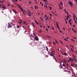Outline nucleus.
I'll return each mask as SVG.
<instances>
[{
    "instance_id": "obj_1",
    "label": "nucleus",
    "mask_w": 77,
    "mask_h": 77,
    "mask_svg": "<svg viewBox=\"0 0 77 77\" xmlns=\"http://www.w3.org/2000/svg\"><path fill=\"white\" fill-rule=\"evenodd\" d=\"M68 4L72 7H73V4L71 1H68Z\"/></svg>"
},
{
    "instance_id": "obj_2",
    "label": "nucleus",
    "mask_w": 77,
    "mask_h": 77,
    "mask_svg": "<svg viewBox=\"0 0 77 77\" xmlns=\"http://www.w3.org/2000/svg\"><path fill=\"white\" fill-rule=\"evenodd\" d=\"M69 60H70V61H72V62H74V60H73V59H72V58H71V57H69Z\"/></svg>"
},
{
    "instance_id": "obj_3",
    "label": "nucleus",
    "mask_w": 77,
    "mask_h": 77,
    "mask_svg": "<svg viewBox=\"0 0 77 77\" xmlns=\"http://www.w3.org/2000/svg\"><path fill=\"white\" fill-rule=\"evenodd\" d=\"M35 40H36V41H38L39 40L37 36H36L35 37Z\"/></svg>"
},
{
    "instance_id": "obj_4",
    "label": "nucleus",
    "mask_w": 77,
    "mask_h": 77,
    "mask_svg": "<svg viewBox=\"0 0 77 77\" xmlns=\"http://www.w3.org/2000/svg\"><path fill=\"white\" fill-rule=\"evenodd\" d=\"M49 53H50V56L53 57L54 54H53V52H51Z\"/></svg>"
},
{
    "instance_id": "obj_5",
    "label": "nucleus",
    "mask_w": 77,
    "mask_h": 77,
    "mask_svg": "<svg viewBox=\"0 0 77 77\" xmlns=\"http://www.w3.org/2000/svg\"><path fill=\"white\" fill-rule=\"evenodd\" d=\"M12 11L14 12V13H15V14H17V12L15 10L12 9Z\"/></svg>"
},
{
    "instance_id": "obj_6",
    "label": "nucleus",
    "mask_w": 77,
    "mask_h": 77,
    "mask_svg": "<svg viewBox=\"0 0 77 77\" xmlns=\"http://www.w3.org/2000/svg\"><path fill=\"white\" fill-rule=\"evenodd\" d=\"M17 6H18V8H20V9H22L23 8H22V7L21 6H20V5H18L17 4Z\"/></svg>"
},
{
    "instance_id": "obj_7",
    "label": "nucleus",
    "mask_w": 77,
    "mask_h": 77,
    "mask_svg": "<svg viewBox=\"0 0 77 77\" xmlns=\"http://www.w3.org/2000/svg\"><path fill=\"white\" fill-rule=\"evenodd\" d=\"M45 20L46 21H48L49 20V19L48 18V17H46L45 18Z\"/></svg>"
},
{
    "instance_id": "obj_8",
    "label": "nucleus",
    "mask_w": 77,
    "mask_h": 77,
    "mask_svg": "<svg viewBox=\"0 0 77 77\" xmlns=\"http://www.w3.org/2000/svg\"><path fill=\"white\" fill-rule=\"evenodd\" d=\"M20 22H19V24H21V23H22V20L21 19H20Z\"/></svg>"
},
{
    "instance_id": "obj_9",
    "label": "nucleus",
    "mask_w": 77,
    "mask_h": 77,
    "mask_svg": "<svg viewBox=\"0 0 77 77\" xmlns=\"http://www.w3.org/2000/svg\"><path fill=\"white\" fill-rule=\"evenodd\" d=\"M69 23L70 24L71 26H72V23H71V21L70 20H69Z\"/></svg>"
},
{
    "instance_id": "obj_10",
    "label": "nucleus",
    "mask_w": 77,
    "mask_h": 77,
    "mask_svg": "<svg viewBox=\"0 0 77 77\" xmlns=\"http://www.w3.org/2000/svg\"><path fill=\"white\" fill-rule=\"evenodd\" d=\"M12 27V26H11V25L8 26V28H11Z\"/></svg>"
},
{
    "instance_id": "obj_11",
    "label": "nucleus",
    "mask_w": 77,
    "mask_h": 77,
    "mask_svg": "<svg viewBox=\"0 0 77 77\" xmlns=\"http://www.w3.org/2000/svg\"><path fill=\"white\" fill-rule=\"evenodd\" d=\"M12 29V30L13 31L15 30L16 28L15 27H13Z\"/></svg>"
},
{
    "instance_id": "obj_12",
    "label": "nucleus",
    "mask_w": 77,
    "mask_h": 77,
    "mask_svg": "<svg viewBox=\"0 0 77 77\" xmlns=\"http://www.w3.org/2000/svg\"><path fill=\"white\" fill-rule=\"evenodd\" d=\"M2 8H3L5 9L6 8V7L5 6V5H4V6H2Z\"/></svg>"
},
{
    "instance_id": "obj_13",
    "label": "nucleus",
    "mask_w": 77,
    "mask_h": 77,
    "mask_svg": "<svg viewBox=\"0 0 77 77\" xmlns=\"http://www.w3.org/2000/svg\"><path fill=\"white\" fill-rule=\"evenodd\" d=\"M60 5H61L62 6L63 5V3H62V2H60Z\"/></svg>"
},
{
    "instance_id": "obj_14",
    "label": "nucleus",
    "mask_w": 77,
    "mask_h": 77,
    "mask_svg": "<svg viewBox=\"0 0 77 77\" xmlns=\"http://www.w3.org/2000/svg\"><path fill=\"white\" fill-rule=\"evenodd\" d=\"M45 2L48 3V1L47 0H45L43 1Z\"/></svg>"
},
{
    "instance_id": "obj_15",
    "label": "nucleus",
    "mask_w": 77,
    "mask_h": 77,
    "mask_svg": "<svg viewBox=\"0 0 77 77\" xmlns=\"http://www.w3.org/2000/svg\"><path fill=\"white\" fill-rule=\"evenodd\" d=\"M72 30L73 31H74V32H76V31H75L74 30V29H73V28H72Z\"/></svg>"
},
{
    "instance_id": "obj_16",
    "label": "nucleus",
    "mask_w": 77,
    "mask_h": 77,
    "mask_svg": "<svg viewBox=\"0 0 77 77\" xmlns=\"http://www.w3.org/2000/svg\"><path fill=\"white\" fill-rule=\"evenodd\" d=\"M35 22L36 23V24H37V25H38L39 24L38 23V22H37V20H35Z\"/></svg>"
},
{
    "instance_id": "obj_17",
    "label": "nucleus",
    "mask_w": 77,
    "mask_h": 77,
    "mask_svg": "<svg viewBox=\"0 0 77 77\" xmlns=\"http://www.w3.org/2000/svg\"><path fill=\"white\" fill-rule=\"evenodd\" d=\"M45 48L46 49V51H48V47L47 46H46V47H45Z\"/></svg>"
},
{
    "instance_id": "obj_18",
    "label": "nucleus",
    "mask_w": 77,
    "mask_h": 77,
    "mask_svg": "<svg viewBox=\"0 0 77 77\" xmlns=\"http://www.w3.org/2000/svg\"><path fill=\"white\" fill-rule=\"evenodd\" d=\"M59 8L60 9H63V8H61V7H59Z\"/></svg>"
},
{
    "instance_id": "obj_19",
    "label": "nucleus",
    "mask_w": 77,
    "mask_h": 77,
    "mask_svg": "<svg viewBox=\"0 0 77 77\" xmlns=\"http://www.w3.org/2000/svg\"><path fill=\"white\" fill-rule=\"evenodd\" d=\"M40 18L41 19V20L42 21V22H44L43 20V19L41 18V17H40Z\"/></svg>"
},
{
    "instance_id": "obj_20",
    "label": "nucleus",
    "mask_w": 77,
    "mask_h": 77,
    "mask_svg": "<svg viewBox=\"0 0 77 77\" xmlns=\"http://www.w3.org/2000/svg\"><path fill=\"white\" fill-rule=\"evenodd\" d=\"M67 14L68 15H69L70 16V14H69V13H68V12H66Z\"/></svg>"
},
{
    "instance_id": "obj_21",
    "label": "nucleus",
    "mask_w": 77,
    "mask_h": 77,
    "mask_svg": "<svg viewBox=\"0 0 77 77\" xmlns=\"http://www.w3.org/2000/svg\"><path fill=\"white\" fill-rule=\"evenodd\" d=\"M63 62L65 63H66V60H65V59H64V60H63Z\"/></svg>"
},
{
    "instance_id": "obj_22",
    "label": "nucleus",
    "mask_w": 77,
    "mask_h": 77,
    "mask_svg": "<svg viewBox=\"0 0 77 77\" xmlns=\"http://www.w3.org/2000/svg\"><path fill=\"white\" fill-rule=\"evenodd\" d=\"M56 26H57V27H59V26H58V24H57V23H56Z\"/></svg>"
},
{
    "instance_id": "obj_23",
    "label": "nucleus",
    "mask_w": 77,
    "mask_h": 77,
    "mask_svg": "<svg viewBox=\"0 0 77 77\" xmlns=\"http://www.w3.org/2000/svg\"><path fill=\"white\" fill-rule=\"evenodd\" d=\"M31 13H29V14H28V15H29V16H30V17H31Z\"/></svg>"
},
{
    "instance_id": "obj_24",
    "label": "nucleus",
    "mask_w": 77,
    "mask_h": 77,
    "mask_svg": "<svg viewBox=\"0 0 77 77\" xmlns=\"http://www.w3.org/2000/svg\"><path fill=\"white\" fill-rule=\"evenodd\" d=\"M64 53V54H65V55H67V54L66 53H65V52H63Z\"/></svg>"
},
{
    "instance_id": "obj_25",
    "label": "nucleus",
    "mask_w": 77,
    "mask_h": 77,
    "mask_svg": "<svg viewBox=\"0 0 77 77\" xmlns=\"http://www.w3.org/2000/svg\"><path fill=\"white\" fill-rule=\"evenodd\" d=\"M23 28L25 30L26 29V28H25V29H24V28H25V26H23Z\"/></svg>"
},
{
    "instance_id": "obj_26",
    "label": "nucleus",
    "mask_w": 77,
    "mask_h": 77,
    "mask_svg": "<svg viewBox=\"0 0 77 77\" xmlns=\"http://www.w3.org/2000/svg\"><path fill=\"white\" fill-rule=\"evenodd\" d=\"M72 56L75 57V58H76V57H75V55H74L73 54H72Z\"/></svg>"
},
{
    "instance_id": "obj_27",
    "label": "nucleus",
    "mask_w": 77,
    "mask_h": 77,
    "mask_svg": "<svg viewBox=\"0 0 77 77\" xmlns=\"http://www.w3.org/2000/svg\"><path fill=\"white\" fill-rule=\"evenodd\" d=\"M71 41H72V42H75V40H74V39H71Z\"/></svg>"
},
{
    "instance_id": "obj_28",
    "label": "nucleus",
    "mask_w": 77,
    "mask_h": 77,
    "mask_svg": "<svg viewBox=\"0 0 77 77\" xmlns=\"http://www.w3.org/2000/svg\"><path fill=\"white\" fill-rule=\"evenodd\" d=\"M50 16L51 17H52V15L51 14H50Z\"/></svg>"
},
{
    "instance_id": "obj_29",
    "label": "nucleus",
    "mask_w": 77,
    "mask_h": 77,
    "mask_svg": "<svg viewBox=\"0 0 77 77\" xmlns=\"http://www.w3.org/2000/svg\"><path fill=\"white\" fill-rule=\"evenodd\" d=\"M67 74H68L69 75H71V73L69 72H68V73H67Z\"/></svg>"
},
{
    "instance_id": "obj_30",
    "label": "nucleus",
    "mask_w": 77,
    "mask_h": 77,
    "mask_svg": "<svg viewBox=\"0 0 77 77\" xmlns=\"http://www.w3.org/2000/svg\"><path fill=\"white\" fill-rule=\"evenodd\" d=\"M64 11H65V13L67 12L66 11V9H64Z\"/></svg>"
},
{
    "instance_id": "obj_31",
    "label": "nucleus",
    "mask_w": 77,
    "mask_h": 77,
    "mask_svg": "<svg viewBox=\"0 0 77 77\" xmlns=\"http://www.w3.org/2000/svg\"><path fill=\"white\" fill-rule=\"evenodd\" d=\"M71 50L72 51V52H74V51H73V50L72 49V48H71Z\"/></svg>"
},
{
    "instance_id": "obj_32",
    "label": "nucleus",
    "mask_w": 77,
    "mask_h": 77,
    "mask_svg": "<svg viewBox=\"0 0 77 77\" xmlns=\"http://www.w3.org/2000/svg\"><path fill=\"white\" fill-rule=\"evenodd\" d=\"M55 42L57 43V44H58V42H57V41L55 40Z\"/></svg>"
},
{
    "instance_id": "obj_33",
    "label": "nucleus",
    "mask_w": 77,
    "mask_h": 77,
    "mask_svg": "<svg viewBox=\"0 0 77 77\" xmlns=\"http://www.w3.org/2000/svg\"><path fill=\"white\" fill-rule=\"evenodd\" d=\"M45 4H46V5L50 4H48V3H45Z\"/></svg>"
},
{
    "instance_id": "obj_34",
    "label": "nucleus",
    "mask_w": 77,
    "mask_h": 77,
    "mask_svg": "<svg viewBox=\"0 0 77 77\" xmlns=\"http://www.w3.org/2000/svg\"><path fill=\"white\" fill-rule=\"evenodd\" d=\"M71 47H72V49H74V47L72 45H71Z\"/></svg>"
},
{
    "instance_id": "obj_35",
    "label": "nucleus",
    "mask_w": 77,
    "mask_h": 77,
    "mask_svg": "<svg viewBox=\"0 0 77 77\" xmlns=\"http://www.w3.org/2000/svg\"><path fill=\"white\" fill-rule=\"evenodd\" d=\"M74 66L76 68H77V65H74Z\"/></svg>"
},
{
    "instance_id": "obj_36",
    "label": "nucleus",
    "mask_w": 77,
    "mask_h": 77,
    "mask_svg": "<svg viewBox=\"0 0 77 77\" xmlns=\"http://www.w3.org/2000/svg\"><path fill=\"white\" fill-rule=\"evenodd\" d=\"M74 21H75V23H77V22H76V20H75Z\"/></svg>"
},
{
    "instance_id": "obj_37",
    "label": "nucleus",
    "mask_w": 77,
    "mask_h": 77,
    "mask_svg": "<svg viewBox=\"0 0 77 77\" xmlns=\"http://www.w3.org/2000/svg\"><path fill=\"white\" fill-rule=\"evenodd\" d=\"M49 9H50V10H51V7L50 6L49 7Z\"/></svg>"
},
{
    "instance_id": "obj_38",
    "label": "nucleus",
    "mask_w": 77,
    "mask_h": 77,
    "mask_svg": "<svg viewBox=\"0 0 77 77\" xmlns=\"http://www.w3.org/2000/svg\"><path fill=\"white\" fill-rule=\"evenodd\" d=\"M27 11H28V13H29V14H30L31 13L30 12V11H29V10H27Z\"/></svg>"
},
{
    "instance_id": "obj_39",
    "label": "nucleus",
    "mask_w": 77,
    "mask_h": 77,
    "mask_svg": "<svg viewBox=\"0 0 77 77\" xmlns=\"http://www.w3.org/2000/svg\"><path fill=\"white\" fill-rule=\"evenodd\" d=\"M64 40L66 41H68L67 40L66 38H64Z\"/></svg>"
},
{
    "instance_id": "obj_40",
    "label": "nucleus",
    "mask_w": 77,
    "mask_h": 77,
    "mask_svg": "<svg viewBox=\"0 0 77 77\" xmlns=\"http://www.w3.org/2000/svg\"><path fill=\"white\" fill-rule=\"evenodd\" d=\"M24 24H25V25H27V23H24Z\"/></svg>"
},
{
    "instance_id": "obj_41",
    "label": "nucleus",
    "mask_w": 77,
    "mask_h": 77,
    "mask_svg": "<svg viewBox=\"0 0 77 77\" xmlns=\"http://www.w3.org/2000/svg\"><path fill=\"white\" fill-rule=\"evenodd\" d=\"M22 12H23V13L24 14H25V13L24 12L22 11Z\"/></svg>"
},
{
    "instance_id": "obj_42",
    "label": "nucleus",
    "mask_w": 77,
    "mask_h": 77,
    "mask_svg": "<svg viewBox=\"0 0 77 77\" xmlns=\"http://www.w3.org/2000/svg\"><path fill=\"white\" fill-rule=\"evenodd\" d=\"M45 30H46V31H47V32L48 31V29L47 28L45 29Z\"/></svg>"
},
{
    "instance_id": "obj_43",
    "label": "nucleus",
    "mask_w": 77,
    "mask_h": 77,
    "mask_svg": "<svg viewBox=\"0 0 77 77\" xmlns=\"http://www.w3.org/2000/svg\"><path fill=\"white\" fill-rule=\"evenodd\" d=\"M33 35H34L35 36H37V35H35L34 33L33 34Z\"/></svg>"
},
{
    "instance_id": "obj_44",
    "label": "nucleus",
    "mask_w": 77,
    "mask_h": 77,
    "mask_svg": "<svg viewBox=\"0 0 77 77\" xmlns=\"http://www.w3.org/2000/svg\"><path fill=\"white\" fill-rule=\"evenodd\" d=\"M57 28L58 29H59V30H60V28H59V27H57Z\"/></svg>"
},
{
    "instance_id": "obj_45",
    "label": "nucleus",
    "mask_w": 77,
    "mask_h": 77,
    "mask_svg": "<svg viewBox=\"0 0 77 77\" xmlns=\"http://www.w3.org/2000/svg\"><path fill=\"white\" fill-rule=\"evenodd\" d=\"M17 28H18V29H19V28H20V26H17Z\"/></svg>"
},
{
    "instance_id": "obj_46",
    "label": "nucleus",
    "mask_w": 77,
    "mask_h": 77,
    "mask_svg": "<svg viewBox=\"0 0 77 77\" xmlns=\"http://www.w3.org/2000/svg\"><path fill=\"white\" fill-rule=\"evenodd\" d=\"M51 28H52V29L53 30H54V28L53 27H52Z\"/></svg>"
},
{
    "instance_id": "obj_47",
    "label": "nucleus",
    "mask_w": 77,
    "mask_h": 77,
    "mask_svg": "<svg viewBox=\"0 0 77 77\" xmlns=\"http://www.w3.org/2000/svg\"><path fill=\"white\" fill-rule=\"evenodd\" d=\"M42 32V31H41V30H40L39 31V32L40 33H41V32Z\"/></svg>"
},
{
    "instance_id": "obj_48",
    "label": "nucleus",
    "mask_w": 77,
    "mask_h": 77,
    "mask_svg": "<svg viewBox=\"0 0 77 77\" xmlns=\"http://www.w3.org/2000/svg\"><path fill=\"white\" fill-rule=\"evenodd\" d=\"M4 2V1L3 0L2 1V2H1V3H3Z\"/></svg>"
},
{
    "instance_id": "obj_49",
    "label": "nucleus",
    "mask_w": 77,
    "mask_h": 77,
    "mask_svg": "<svg viewBox=\"0 0 77 77\" xmlns=\"http://www.w3.org/2000/svg\"><path fill=\"white\" fill-rule=\"evenodd\" d=\"M20 10H21V11H23V8H22V9H21H21H20Z\"/></svg>"
},
{
    "instance_id": "obj_50",
    "label": "nucleus",
    "mask_w": 77,
    "mask_h": 77,
    "mask_svg": "<svg viewBox=\"0 0 77 77\" xmlns=\"http://www.w3.org/2000/svg\"><path fill=\"white\" fill-rule=\"evenodd\" d=\"M76 18V16H73V18Z\"/></svg>"
},
{
    "instance_id": "obj_51",
    "label": "nucleus",
    "mask_w": 77,
    "mask_h": 77,
    "mask_svg": "<svg viewBox=\"0 0 77 77\" xmlns=\"http://www.w3.org/2000/svg\"><path fill=\"white\" fill-rule=\"evenodd\" d=\"M63 66H65V65L64 64H63Z\"/></svg>"
},
{
    "instance_id": "obj_52",
    "label": "nucleus",
    "mask_w": 77,
    "mask_h": 77,
    "mask_svg": "<svg viewBox=\"0 0 77 77\" xmlns=\"http://www.w3.org/2000/svg\"><path fill=\"white\" fill-rule=\"evenodd\" d=\"M46 37L48 38H50V37L49 36H47Z\"/></svg>"
},
{
    "instance_id": "obj_53",
    "label": "nucleus",
    "mask_w": 77,
    "mask_h": 77,
    "mask_svg": "<svg viewBox=\"0 0 77 77\" xmlns=\"http://www.w3.org/2000/svg\"><path fill=\"white\" fill-rule=\"evenodd\" d=\"M35 9H37V7L35 6Z\"/></svg>"
},
{
    "instance_id": "obj_54",
    "label": "nucleus",
    "mask_w": 77,
    "mask_h": 77,
    "mask_svg": "<svg viewBox=\"0 0 77 77\" xmlns=\"http://www.w3.org/2000/svg\"><path fill=\"white\" fill-rule=\"evenodd\" d=\"M44 6L45 7H47V5H45Z\"/></svg>"
},
{
    "instance_id": "obj_55",
    "label": "nucleus",
    "mask_w": 77,
    "mask_h": 77,
    "mask_svg": "<svg viewBox=\"0 0 77 77\" xmlns=\"http://www.w3.org/2000/svg\"><path fill=\"white\" fill-rule=\"evenodd\" d=\"M59 32H60L61 33H63V32H62V31H61L60 30H59Z\"/></svg>"
},
{
    "instance_id": "obj_56",
    "label": "nucleus",
    "mask_w": 77,
    "mask_h": 77,
    "mask_svg": "<svg viewBox=\"0 0 77 77\" xmlns=\"http://www.w3.org/2000/svg\"><path fill=\"white\" fill-rule=\"evenodd\" d=\"M58 6H59V7H61L60 5V4H58Z\"/></svg>"
},
{
    "instance_id": "obj_57",
    "label": "nucleus",
    "mask_w": 77,
    "mask_h": 77,
    "mask_svg": "<svg viewBox=\"0 0 77 77\" xmlns=\"http://www.w3.org/2000/svg\"><path fill=\"white\" fill-rule=\"evenodd\" d=\"M47 15H45V16H44V17L45 18H46V17H47Z\"/></svg>"
},
{
    "instance_id": "obj_58",
    "label": "nucleus",
    "mask_w": 77,
    "mask_h": 77,
    "mask_svg": "<svg viewBox=\"0 0 77 77\" xmlns=\"http://www.w3.org/2000/svg\"><path fill=\"white\" fill-rule=\"evenodd\" d=\"M68 20V18H67V17H66V20L67 21Z\"/></svg>"
},
{
    "instance_id": "obj_59",
    "label": "nucleus",
    "mask_w": 77,
    "mask_h": 77,
    "mask_svg": "<svg viewBox=\"0 0 77 77\" xmlns=\"http://www.w3.org/2000/svg\"><path fill=\"white\" fill-rule=\"evenodd\" d=\"M60 42L62 44H63V42Z\"/></svg>"
},
{
    "instance_id": "obj_60",
    "label": "nucleus",
    "mask_w": 77,
    "mask_h": 77,
    "mask_svg": "<svg viewBox=\"0 0 77 77\" xmlns=\"http://www.w3.org/2000/svg\"><path fill=\"white\" fill-rule=\"evenodd\" d=\"M75 0V2H76V3H77V0Z\"/></svg>"
},
{
    "instance_id": "obj_61",
    "label": "nucleus",
    "mask_w": 77,
    "mask_h": 77,
    "mask_svg": "<svg viewBox=\"0 0 77 77\" xmlns=\"http://www.w3.org/2000/svg\"><path fill=\"white\" fill-rule=\"evenodd\" d=\"M72 26L74 27H75V25H72Z\"/></svg>"
},
{
    "instance_id": "obj_62",
    "label": "nucleus",
    "mask_w": 77,
    "mask_h": 77,
    "mask_svg": "<svg viewBox=\"0 0 77 77\" xmlns=\"http://www.w3.org/2000/svg\"><path fill=\"white\" fill-rule=\"evenodd\" d=\"M71 64H72V65H73L74 66L76 65H75V64H74V63H72Z\"/></svg>"
},
{
    "instance_id": "obj_63",
    "label": "nucleus",
    "mask_w": 77,
    "mask_h": 77,
    "mask_svg": "<svg viewBox=\"0 0 77 77\" xmlns=\"http://www.w3.org/2000/svg\"><path fill=\"white\" fill-rule=\"evenodd\" d=\"M63 30L65 31V28L64 27H63Z\"/></svg>"
},
{
    "instance_id": "obj_64",
    "label": "nucleus",
    "mask_w": 77,
    "mask_h": 77,
    "mask_svg": "<svg viewBox=\"0 0 77 77\" xmlns=\"http://www.w3.org/2000/svg\"><path fill=\"white\" fill-rule=\"evenodd\" d=\"M48 28H50V26H48Z\"/></svg>"
}]
</instances>
